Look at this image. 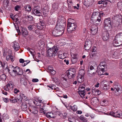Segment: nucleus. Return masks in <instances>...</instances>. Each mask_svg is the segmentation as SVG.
<instances>
[{"label": "nucleus", "mask_w": 122, "mask_h": 122, "mask_svg": "<svg viewBox=\"0 0 122 122\" xmlns=\"http://www.w3.org/2000/svg\"><path fill=\"white\" fill-rule=\"evenodd\" d=\"M75 71L74 69H70L66 71V74H63L62 75V78L65 81L67 80L68 78L70 79H71L75 76Z\"/></svg>", "instance_id": "1"}, {"label": "nucleus", "mask_w": 122, "mask_h": 122, "mask_svg": "<svg viewBox=\"0 0 122 122\" xmlns=\"http://www.w3.org/2000/svg\"><path fill=\"white\" fill-rule=\"evenodd\" d=\"M10 70L9 69V71L11 76L14 77L16 76V75H22L23 73V72L22 69L18 66H16L14 68V70H13L11 72H10Z\"/></svg>", "instance_id": "2"}, {"label": "nucleus", "mask_w": 122, "mask_h": 122, "mask_svg": "<svg viewBox=\"0 0 122 122\" xmlns=\"http://www.w3.org/2000/svg\"><path fill=\"white\" fill-rule=\"evenodd\" d=\"M73 20L71 18L69 19L68 20V23L67 25V31L68 33H71L72 31L75 30L76 27V24L72 23L70 21H72Z\"/></svg>", "instance_id": "3"}, {"label": "nucleus", "mask_w": 122, "mask_h": 122, "mask_svg": "<svg viewBox=\"0 0 122 122\" xmlns=\"http://www.w3.org/2000/svg\"><path fill=\"white\" fill-rule=\"evenodd\" d=\"M58 51V48L54 46L53 47L50 48L48 49L47 53L49 56L54 57L56 55Z\"/></svg>", "instance_id": "4"}, {"label": "nucleus", "mask_w": 122, "mask_h": 122, "mask_svg": "<svg viewBox=\"0 0 122 122\" xmlns=\"http://www.w3.org/2000/svg\"><path fill=\"white\" fill-rule=\"evenodd\" d=\"M104 28L107 30H109L110 27L113 25V22H112L110 18H108L104 20Z\"/></svg>", "instance_id": "5"}, {"label": "nucleus", "mask_w": 122, "mask_h": 122, "mask_svg": "<svg viewBox=\"0 0 122 122\" xmlns=\"http://www.w3.org/2000/svg\"><path fill=\"white\" fill-rule=\"evenodd\" d=\"M122 16L121 15H117L114 16V20L115 21H114L113 25L117 27L121 23L122 21Z\"/></svg>", "instance_id": "6"}, {"label": "nucleus", "mask_w": 122, "mask_h": 122, "mask_svg": "<svg viewBox=\"0 0 122 122\" xmlns=\"http://www.w3.org/2000/svg\"><path fill=\"white\" fill-rule=\"evenodd\" d=\"M92 18L93 20L95 21L100 22L101 20V17L100 16V13L98 11H96L94 10L92 15Z\"/></svg>", "instance_id": "7"}, {"label": "nucleus", "mask_w": 122, "mask_h": 122, "mask_svg": "<svg viewBox=\"0 0 122 122\" xmlns=\"http://www.w3.org/2000/svg\"><path fill=\"white\" fill-rule=\"evenodd\" d=\"M10 52H7L5 49L4 50L3 56H6V60L8 61L10 60L12 62H13L14 59V57L11 55Z\"/></svg>", "instance_id": "8"}, {"label": "nucleus", "mask_w": 122, "mask_h": 122, "mask_svg": "<svg viewBox=\"0 0 122 122\" xmlns=\"http://www.w3.org/2000/svg\"><path fill=\"white\" fill-rule=\"evenodd\" d=\"M85 73L84 70L81 69L79 70L77 77V80L79 82H81L82 81V79L84 78V76Z\"/></svg>", "instance_id": "9"}, {"label": "nucleus", "mask_w": 122, "mask_h": 122, "mask_svg": "<svg viewBox=\"0 0 122 122\" xmlns=\"http://www.w3.org/2000/svg\"><path fill=\"white\" fill-rule=\"evenodd\" d=\"M32 10V12L34 15L38 16H41L40 12L41 9L40 6H34Z\"/></svg>", "instance_id": "10"}, {"label": "nucleus", "mask_w": 122, "mask_h": 122, "mask_svg": "<svg viewBox=\"0 0 122 122\" xmlns=\"http://www.w3.org/2000/svg\"><path fill=\"white\" fill-rule=\"evenodd\" d=\"M95 69L92 66H90V69H89L87 73L88 76L90 77H94L96 74V72L97 71L95 72Z\"/></svg>", "instance_id": "11"}, {"label": "nucleus", "mask_w": 122, "mask_h": 122, "mask_svg": "<svg viewBox=\"0 0 122 122\" xmlns=\"http://www.w3.org/2000/svg\"><path fill=\"white\" fill-rule=\"evenodd\" d=\"M61 24V23H58L55 27L56 29L60 32L59 33L61 35L63 34L65 29L64 26Z\"/></svg>", "instance_id": "12"}, {"label": "nucleus", "mask_w": 122, "mask_h": 122, "mask_svg": "<svg viewBox=\"0 0 122 122\" xmlns=\"http://www.w3.org/2000/svg\"><path fill=\"white\" fill-rule=\"evenodd\" d=\"M20 29L21 30V32L20 31V30L18 29H16L18 32L20 33L21 34H22L24 37H26L28 34V32L27 29L25 27H21Z\"/></svg>", "instance_id": "13"}, {"label": "nucleus", "mask_w": 122, "mask_h": 122, "mask_svg": "<svg viewBox=\"0 0 122 122\" xmlns=\"http://www.w3.org/2000/svg\"><path fill=\"white\" fill-rule=\"evenodd\" d=\"M98 26L95 24L92 25L90 28L91 33L93 35H94L97 33L98 30Z\"/></svg>", "instance_id": "14"}, {"label": "nucleus", "mask_w": 122, "mask_h": 122, "mask_svg": "<svg viewBox=\"0 0 122 122\" xmlns=\"http://www.w3.org/2000/svg\"><path fill=\"white\" fill-rule=\"evenodd\" d=\"M108 33L107 31H105L102 32L101 37L102 39L104 41H107L108 39Z\"/></svg>", "instance_id": "15"}, {"label": "nucleus", "mask_w": 122, "mask_h": 122, "mask_svg": "<svg viewBox=\"0 0 122 122\" xmlns=\"http://www.w3.org/2000/svg\"><path fill=\"white\" fill-rule=\"evenodd\" d=\"M91 42L90 40L86 41L84 45L85 49L86 50H89L91 47Z\"/></svg>", "instance_id": "16"}, {"label": "nucleus", "mask_w": 122, "mask_h": 122, "mask_svg": "<svg viewBox=\"0 0 122 122\" xmlns=\"http://www.w3.org/2000/svg\"><path fill=\"white\" fill-rule=\"evenodd\" d=\"M13 45L12 47L16 51H18L20 49V46L19 44L16 41H15L13 43Z\"/></svg>", "instance_id": "17"}, {"label": "nucleus", "mask_w": 122, "mask_h": 122, "mask_svg": "<svg viewBox=\"0 0 122 122\" xmlns=\"http://www.w3.org/2000/svg\"><path fill=\"white\" fill-rule=\"evenodd\" d=\"M60 32L56 29L55 28L54 29L52 30V33L54 36H61L62 35H61L60 34Z\"/></svg>", "instance_id": "18"}, {"label": "nucleus", "mask_w": 122, "mask_h": 122, "mask_svg": "<svg viewBox=\"0 0 122 122\" xmlns=\"http://www.w3.org/2000/svg\"><path fill=\"white\" fill-rule=\"evenodd\" d=\"M117 40L115 37L113 43V45L115 46H119L122 44V42Z\"/></svg>", "instance_id": "19"}, {"label": "nucleus", "mask_w": 122, "mask_h": 122, "mask_svg": "<svg viewBox=\"0 0 122 122\" xmlns=\"http://www.w3.org/2000/svg\"><path fill=\"white\" fill-rule=\"evenodd\" d=\"M93 0H84V4L86 6H89L92 4Z\"/></svg>", "instance_id": "20"}, {"label": "nucleus", "mask_w": 122, "mask_h": 122, "mask_svg": "<svg viewBox=\"0 0 122 122\" xmlns=\"http://www.w3.org/2000/svg\"><path fill=\"white\" fill-rule=\"evenodd\" d=\"M117 40H118L122 42V33H119L115 37Z\"/></svg>", "instance_id": "21"}, {"label": "nucleus", "mask_w": 122, "mask_h": 122, "mask_svg": "<svg viewBox=\"0 0 122 122\" xmlns=\"http://www.w3.org/2000/svg\"><path fill=\"white\" fill-rule=\"evenodd\" d=\"M114 90L115 91H121V87L119 84H117L114 86Z\"/></svg>", "instance_id": "22"}, {"label": "nucleus", "mask_w": 122, "mask_h": 122, "mask_svg": "<svg viewBox=\"0 0 122 122\" xmlns=\"http://www.w3.org/2000/svg\"><path fill=\"white\" fill-rule=\"evenodd\" d=\"M21 108L23 111H26L27 109V106L25 102H23L21 106Z\"/></svg>", "instance_id": "23"}, {"label": "nucleus", "mask_w": 122, "mask_h": 122, "mask_svg": "<svg viewBox=\"0 0 122 122\" xmlns=\"http://www.w3.org/2000/svg\"><path fill=\"white\" fill-rule=\"evenodd\" d=\"M46 116L48 118H54L55 117V115L52 112H48L46 113Z\"/></svg>", "instance_id": "24"}, {"label": "nucleus", "mask_w": 122, "mask_h": 122, "mask_svg": "<svg viewBox=\"0 0 122 122\" xmlns=\"http://www.w3.org/2000/svg\"><path fill=\"white\" fill-rule=\"evenodd\" d=\"M47 87H49V88H48V89H56V86L54 84H49L47 86Z\"/></svg>", "instance_id": "25"}, {"label": "nucleus", "mask_w": 122, "mask_h": 122, "mask_svg": "<svg viewBox=\"0 0 122 122\" xmlns=\"http://www.w3.org/2000/svg\"><path fill=\"white\" fill-rule=\"evenodd\" d=\"M66 53H64L63 54H59L58 57L60 59H63L66 57Z\"/></svg>", "instance_id": "26"}, {"label": "nucleus", "mask_w": 122, "mask_h": 122, "mask_svg": "<svg viewBox=\"0 0 122 122\" xmlns=\"http://www.w3.org/2000/svg\"><path fill=\"white\" fill-rule=\"evenodd\" d=\"M24 8L25 10L28 11H30L32 9L31 7L29 5H27L25 6Z\"/></svg>", "instance_id": "27"}, {"label": "nucleus", "mask_w": 122, "mask_h": 122, "mask_svg": "<svg viewBox=\"0 0 122 122\" xmlns=\"http://www.w3.org/2000/svg\"><path fill=\"white\" fill-rule=\"evenodd\" d=\"M20 96L23 100L26 101L27 100V97L25 95L22 93H20Z\"/></svg>", "instance_id": "28"}, {"label": "nucleus", "mask_w": 122, "mask_h": 122, "mask_svg": "<svg viewBox=\"0 0 122 122\" xmlns=\"http://www.w3.org/2000/svg\"><path fill=\"white\" fill-rule=\"evenodd\" d=\"M92 92L93 93L95 92L97 95H98L101 93L100 92L98 89H97L95 88L92 89Z\"/></svg>", "instance_id": "29"}, {"label": "nucleus", "mask_w": 122, "mask_h": 122, "mask_svg": "<svg viewBox=\"0 0 122 122\" xmlns=\"http://www.w3.org/2000/svg\"><path fill=\"white\" fill-rule=\"evenodd\" d=\"M80 120L82 122H87V120L86 117H84L83 115H81L79 117Z\"/></svg>", "instance_id": "30"}, {"label": "nucleus", "mask_w": 122, "mask_h": 122, "mask_svg": "<svg viewBox=\"0 0 122 122\" xmlns=\"http://www.w3.org/2000/svg\"><path fill=\"white\" fill-rule=\"evenodd\" d=\"M99 66H101V67H103L106 68L107 67L106 63L104 61H102L100 63Z\"/></svg>", "instance_id": "31"}, {"label": "nucleus", "mask_w": 122, "mask_h": 122, "mask_svg": "<svg viewBox=\"0 0 122 122\" xmlns=\"http://www.w3.org/2000/svg\"><path fill=\"white\" fill-rule=\"evenodd\" d=\"M85 92H81L78 91V93L80 96L82 98H84V96L85 95Z\"/></svg>", "instance_id": "32"}, {"label": "nucleus", "mask_w": 122, "mask_h": 122, "mask_svg": "<svg viewBox=\"0 0 122 122\" xmlns=\"http://www.w3.org/2000/svg\"><path fill=\"white\" fill-rule=\"evenodd\" d=\"M117 5L118 9L122 10V2H118L117 3Z\"/></svg>", "instance_id": "33"}, {"label": "nucleus", "mask_w": 122, "mask_h": 122, "mask_svg": "<svg viewBox=\"0 0 122 122\" xmlns=\"http://www.w3.org/2000/svg\"><path fill=\"white\" fill-rule=\"evenodd\" d=\"M70 109H71L72 110L74 111H75L77 110V107L76 105H74L73 106H70Z\"/></svg>", "instance_id": "34"}, {"label": "nucleus", "mask_w": 122, "mask_h": 122, "mask_svg": "<svg viewBox=\"0 0 122 122\" xmlns=\"http://www.w3.org/2000/svg\"><path fill=\"white\" fill-rule=\"evenodd\" d=\"M39 102V103H43V102H42V101L41 100H40L38 99H36L34 101V104H37V102Z\"/></svg>", "instance_id": "35"}, {"label": "nucleus", "mask_w": 122, "mask_h": 122, "mask_svg": "<svg viewBox=\"0 0 122 122\" xmlns=\"http://www.w3.org/2000/svg\"><path fill=\"white\" fill-rule=\"evenodd\" d=\"M6 78V76L4 74H2L0 76V79L2 80H5Z\"/></svg>", "instance_id": "36"}, {"label": "nucleus", "mask_w": 122, "mask_h": 122, "mask_svg": "<svg viewBox=\"0 0 122 122\" xmlns=\"http://www.w3.org/2000/svg\"><path fill=\"white\" fill-rule=\"evenodd\" d=\"M18 99L16 98H15L13 99H10V101L12 103H15L17 101Z\"/></svg>", "instance_id": "37"}, {"label": "nucleus", "mask_w": 122, "mask_h": 122, "mask_svg": "<svg viewBox=\"0 0 122 122\" xmlns=\"http://www.w3.org/2000/svg\"><path fill=\"white\" fill-rule=\"evenodd\" d=\"M27 19L29 20L32 21L33 20V17L29 15L28 16Z\"/></svg>", "instance_id": "38"}, {"label": "nucleus", "mask_w": 122, "mask_h": 122, "mask_svg": "<svg viewBox=\"0 0 122 122\" xmlns=\"http://www.w3.org/2000/svg\"><path fill=\"white\" fill-rule=\"evenodd\" d=\"M72 63L73 64H74L76 63L77 61V59H75L72 58L71 59Z\"/></svg>", "instance_id": "39"}, {"label": "nucleus", "mask_w": 122, "mask_h": 122, "mask_svg": "<svg viewBox=\"0 0 122 122\" xmlns=\"http://www.w3.org/2000/svg\"><path fill=\"white\" fill-rule=\"evenodd\" d=\"M52 8L53 10H57L58 8V6L57 5H53L52 6Z\"/></svg>", "instance_id": "40"}, {"label": "nucleus", "mask_w": 122, "mask_h": 122, "mask_svg": "<svg viewBox=\"0 0 122 122\" xmlns=\"http://www.w3.org/2000/svg\"><path fill=\"white\" fill-rule=\"evenodd\" d=\"M20 8V6L18 5H16L15 8V10L16 11H18Z\"/></svg>", "instance_id": "41"}, {"label": "nucleus", "mask_w": 122, "mask_h": 122, "mask_svg": "<svg viewBox=\"0 0 122 122\" xmlns=\"http://www.w3.org/2000/svg\"><path fill=\"white\" fill-rule=\"evenodd\" d=\"M107 82V81L105 80H103L100 83V86L104 84H105L107 83H106Z\"/></svg>", "instance_id": "42"}, {"label": "nucleus", "mask_w": 122, "mask_h": 122, "mask_svg": "<svg viewBox=\"0 0 122 122\" xmlns=\"http://www.w3.org/2000/svg\"><path fill=\"white\" fill-rule=\"evenodd\" d=\"M109 114L111 116H113V117H115L116 115L117 114V113H114L113 112H111Z\"/></svg>", "instance_id": "43"}, {"label": "nucleus", "mask_w": 122, "mask_h": 122, "mask_svg": "<svg viewBox=\"0 0 122 122\" xmlns=\"http://www.w3.org/2000/svg\"><path fill=\"white\" fill-rule=\"evenodd\" d=\"M53 69V68L52 67L49 66L48 68L47 71L50 72L52 71Z\"/></svg>", "instance_id": "44"}, {"label": "nucleus", "mask_w": 122, "mask_h": 122, "mask_svg": "<svg viewBox=\"0 0 122 122\" xmlns=\"http://www.w3.org/2000/svg\"><path fill=\"white\" fill-rule=\"evenodd\" d=\"M115 113H117V115H116L115 117H119V116L122 115V113H119L118 111H117Z\"/></svg>", "instance_id": "45"}, {"label": "nucleus", "mask_w": 122, "mask_h": 122, "mask_svg": "<svg viewBox=\"0 0 122 122\" xmlns=\"http://www.w3.org/2000/svg\"><path fill=\"white\" fill-rule=\"evenodd\" d=\"M3 101L5 103H7L9 101V99L7 98L3 97Z\"/></svg>", "instance_id": "46"}, {"label": "nucleus", "mask_w": 122, "mask_h": 122, "mask_svg": "<svg viewBox=\"0 0 122 122\" xmlns=\"http://www.w3.org/2000/svg\"><path fill=\"white\" fill-rule=\"evenodd\" d=\"M29 30H32L33 29L34 26L32 25H29L28 27Z\"/></svg>", "instance_id": "47"}, {"label": "nucleus", "mask_w": 122, "mask_h": 122, "mask_svg": "<svg viewBox=\"0 0 122 122\" xmlns=\"http://www.w3.org/2000/svg\"><path fill=\"white\" fill-rule=\"evenodd\" d=\"M29 63V62H27L26 61H24L23 63L22 64V66L23 67L25 66L27 64Z\"/></svg>", "instance_id": "48"}, {"label": "nucleus", "mask_w": 122, "mask_h": 122, "mask_svg": "<svg viewBox=\"0 0 122 122\" xmlns=\"http://www.w3.org/2000/svg\"><path fill=\"white\" fill-rule=\"evenodd\" d=\"M85 84H83L81 85L79 88H81L82 89H85Z\"/></svg>", "instance_id": "49"}, {"label": "nucleus", "mask_w": 122, "mask_h": 122, "mask_svg": "<svg viewBox=\"0 0 122 122\" xmlns=\"http://www.w3.org/2000/svg\"><path fill=\"white\" fill-rule=\"evenodd\" d=\"M4 89L7 91H8L9 89L8 87L6 86V85L4 86L3 87Z\"/></svg>", "instance_id": "50"}, {"label": "nucleus", "mask_w": 122, "mask_h": 122, "mask_svg": "<svg viewBox=\"0 0 122 122\" xmlns=\"http://www.w3.org/2000/svg\"><path fill=\"white\" fill-rule=\"evenodd\" d=\"M121 92L119 91H115V95H116L117 96H118L120 95V93Z\"/></svg>", "instance_id": "51"}, {"label": "nucleus", "mask_w": 122, "mask_h": 122, "mask_svg": "<svg viewBox=\"0 0 122 122\" xmlns=\"http://www.w3.org/2000/svg\"><path fill=\"white\" fill-rule=\"evenodd\" d=\"M19 92V90H18L16 88H15L14 89V93L15 94H17L18 92Z\"/></svg>", "instance_id": "52"}, {"label": "nucleus", "mask_w": 122, "mask_h": 122, "mask_svg": "<svg viewBox=\"0 0 122 122\" xmlns=\"http://www.w3.org/2000/svg\"><path fill=\"white\" fill-rule=\"evenodd\" d=\"M39 80L37 79H33L32 80V81L33 82H37Z\"/></svg>", "instance_id": "53"}, {"label": "nucleus", "mask_w": 122, "mask_h": 122, "mask_svg": "<svg viewBox=\"0 0 122 122\" xmlns=\"http://www.w3.org/2000/svg\"><path fill=\"white\" fill-rule=\"evenodd\" d=\"M77 54H73V56L72 57V58L77 59Z\"/></svg>", "instance_id": "54"}, {"label": "nucleus", "mask_w": 122, "mask_h": 122, "mask_svg": "<svg viewBox=\"0 0 122 122\" xmlns=\"http://www.w3.org/2000/svg\"><path fill=\"white\" fill-rule=\"evenodd\" d=\"M51 73L53 75H54L55 74L56 71L53 69L51 71H50Z\"/></svg>", "instance_id": "55"}, {"label": "nucleus", "mask_w": 122, "mask_h": 122, "mask_svg": "<svg viewBox=\"0 0 122 122\" xmlns=\"http://www.w3.org/2000/svg\"><path fill=\"white\" fill-rule=\"evenodd\" d=\"M40 24L42 26H43L44 25V23L43 21H40Z\"/></svg>", "instance_id": "56"}, {"label": "nucleus", "mask_w": 122, "mask_h": 122, "mask_svg": "<svg viewBox=\"0 0 122 122\" xmlns=\"http://www.w3.org/2000/svg\"><path fill=\"white\" fill-rule=\"evenodd\" d=\"M13 113L14 114L16 113L17 112V110L15 109H13L12 110Z\"/></svg>", "instance_id": "57"}, {"label": "nucleus", "mask_w": 122, "mask_h": 122, "mask_svg": "<svg viewBox=\"0 0 122 122\" xmlns=\"http://www.w3.org/2000/svg\"><path fill=\"white\" fill-rule=\"evenodd\" d=\"M85 89H82L81 88H79V91L81 92H85Z\"/></svg>", "instance_id": "58"}, {"label": "nucleus", "mask_w": 122, "mask_h": 122, "mask_svg": "<svg viewBox=\"0 0 122 122\" xmlns=\"http://www.w3.org/2000/svg\"><path fill=\"white\" fill-rule=\"evenodd\" d=\"M24 60L22 59H20L19 60V62L21 63H23L24 62Z\"/></svg>", "instance_id": "59"}, {"label": "nucleus", "mask_w": 122, "mask_h": 122, "mask_svg": "<svg viewBox=\"0 0 122 122\" xmlns=\"http://www.w3.org/2000/svg\"><path fill=\"white\" fill-rule=\"evenodd\" d=\"M34 111H33L32 112V113L35 114H36L38 112V111L37 110H35V108H34Z\"/></svg>", "instance_id": "60"}, {"label": "nucleus", "mask_w": 122, "mask_h": 122, "mask_svg": "<svg viewBox=\"0 0 122 122\" xmlns=\"http://www.w3.org/2000/svg\"><path fill=\"white\" fill-rule=\"evenodd\" d=\"M96 47H93L92 48V52H95L96 51Z\"/></svg>", "instance_id": "61"}, {"label": "nucleus", "mask_w": 122, "mask_h": 122, "mask_svg": "<svg viewBox=\"0 0 122 122\" xmlns=\"http://www.w3.org/2000/svg\"><path fill=\"white\" fill-rule=\"evenodd\" d=\"M2 93L3 94H4L5 95H6L7 94V92L4 91H2Z\"/></svg>", "instance_id": "62"}, {"label": "nucleus", "mask_w": 122, "mask_h": 122, "mask_svg": "<svg viewBox=\"0 0 122 122\" xmlns=\"http://www.w3.org/2000/svg\"><path fill=\"white\" fill-rule=\"evenodd\" d=\"M25 81V80L23 78L21 79L20 80V82L21 83L23 84L24 83V82Z\"/></svg>", "instance_id": "63"}, {"label": "nucleus", "mask_w": 122, "mask_h": 122, "mask_svg": "<svg viewBox=\"0 0 122 122\" xmlns=\"http://www.w3.org/2000/svg\"><path fill=\"white\" fill-rule=\"evenodd\" d=\"M29 51L31 54H33V52L34 51L33 49H30Z\"/></svg>", "instance_id": "64"}]
</instances>
